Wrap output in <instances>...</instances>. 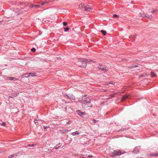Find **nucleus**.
<instances>
[{
  "label": "nucleus",
  "mask_w": 158,
  "mask_h": 158,
  "mask_svg": "<svg viewBox=\"0 0 158 158\" xmlns=\"http://www.w3.org/2000/svg\"><path fill=\"white\" fill-rule=\"evenodd\" d=\"M78 62H77V65L81 67H84L87 65V63L88 62L92 61L90 59H87L83 58H80L78 59Z\"/></svg>",
  "instance_id": "1"
},
{
  "label": "nucleus",
  "mask_w": 158,
  "mask_h": 158,
  "mask_svg": "<svg viewBox=\"0 0 158 158\" xmlns=\"http://www.w3.org/2000/svg\"><path fill=\"white\" fill-rule=\"evenodd\" d=\"M87 96L86 95H85L82 97L81 100V102L83 104L85 105V106L88 105L87 107H92L93 106L90 103L91 100L89 98L86 97Z\"/></svg>",
  "instance_id": "2"
},
{
  "label": "nucleus",
  "mask_w": 158,
  "mask_h": 158,
  "mask_svg": "<svg viewBox=\"0 0 158 158\" xmlns=\"http://www.w3.org/2000/svg\"><path fill=\"white\" fill-rule=\"evenodd\" d=\"M79 6L82 10L88 12L91 11L93 9L92 7L89 5L85 6L84 4H82L79 5Z\"/></svg>",
  "instance_id": "3"
},
{
  "label": "nucleus",
  "mask_w": 158,
  "mask_h": 158,
  "mask_svg": "<svg viewBox=\"0 0 158 158\" xmlns=\"http://www.w3.org/2000/svg\"><path fill=\"white\" fill-rule=\"evenodd\" d=\"M125 153V152L124 151H121L120 150H114V152L111 153V157L117 156Z\"/></svg>",
  "instance_id": "4"
},
{
  "label": "nucleus",
  "mask_w": 158,
  "mask_h": 158,
  "mask_svg": "<svg viewBox=\"0 0 158 158\" xmlns=\"http://www.w3.org/2000/svg\"><path fill=\"white\" fill-rule=\"evenodd\" d=\"M98 68L99 70L106 72H107L109 70V69L108 68H106L102 64H100Z\"/></svg>",
  "instance_id": "5"
},
{
  "label": "nucleus",
  "mask_w": 158,
  "mask_h": 158,
  "mask_svg": "<svg viewBox=\"0 0 158 158\" xmlns=\"http://www.w3.org/2000/svg\"><path fill=\"white\" fill-rule=\"evenodd\" d=\"M140 15L142 17L148 18L150 19H152V15H149L146 14L145 13H143L142 14H140Z\"/></svg>",
  "instance_id": "6"
},
{
  "label": "nucleus",
  "mask_w": 158,
  "mask_h": 158,
  "mask_svg": "<svg viewBox=\"0 0 158 158\" xmlns=\"http://www.w3.org/2000/svg\"><path fill=\"white\" fill-rule=\"evenodd\" d=\"M64 95H66L71 100H74L75 99V97L72 94H67V93H65Z\"/></svg>",
  "instance_id": "7"
},
{
  "label": "nucleus",
  "mask_w": 158,
  "mask_h": 158,
  "mask_svg": "<svg viewBox=\"0 0 158 158\" xmlns=\"http://www.w3.org/2000/svg\"><path fill=\"white\" fill-rule=\"evenodd\" d=\"M76 112L79 116L83 117V116L86 115V113L85 112H83L80 110H77Z\"/></svg>",
  "instance_id": "8"
},
{
  "label": "nucleus",
  "mask_w": 158,
  "mask_h": 158,
  "mask_svg": "<svg viewBox=\"0 0 158 158\" xmlns=\"http://www.w3.org/2000/svg\"><path fill=\"white\" fill-rule=\"evenodd\" d=\"M140 150V147L139 146H137L134 149L133 152L136 153L138 152H139Z\"/></svg>",
  "instance_id": "9"
},
{
  "label": "nucleus",
  "mask_w": 158,
  "mask_h": 158,
  "mask_svg": "<svg viewBox=\"0 0 158 158\" xmlns=\"http://www.w3.org/2000/svg\"><path fill=\"white\" fill-rule=\"evenodd\" d=\"M19 94V93H12L10 94L11 96H9V98H14L15 97H16Z\"/></svg>",
  "instance_id": "10"
},
{
  "label": "nucleus",
  "mask_w": 158,
  "mask_h": 158,
  "mask_svg": "<svg viewBox=\"0 0 158 158\" xmlns=\"http://www.w3.org/2000/svg\"><path fill=\"white\" fill-rule=\"evenodd\" d=\"M69 131L68 130H60V131L63 134H65L68 132Z\"/></svg>",
  "instance_id": "11"
},
{
  "label": "nucleus",
  "mask_w": 158,
  "mask_h": 158,
  "mask_svg": "<svg viewBox=\"0 0 158 158\" xmlns=\"http://www.w3.org/2000/svg\"><path fill=\"white\" fill-rule=\"evenodd\" d=\"M80 134V133L79 132L77 131H76L75 132H72L71 134L73 136H75L77 135H79Z\"/></svg>",
  "instance_id": "12"
},
{
  "label": "nucleus",
  "mask_w": 158,
  "mask_h": 158,
  "mask_svg": "<svg viewBox=\"0 0 158 158\" xmlns=\"http://www.w3.org/2000/svg\"><path fill=\"white\" fill-rule=\"evenodd\" d=\"M28 74H29V75L27 77H29V76L33 77V76H36L34 73H30L25 74V75H28Z\"/></svg>",
  "instance_id": "13"
},
{
  "label": "nucleus",
  "mask_w": 158,
  "mask_h": 158,
  "mask_svg": "<svg viewBox=\"0 0 158 158\" xmlns=\"http://www.w3.org/2000/svg\"><path fill=\"white\" fill-rule=\"evenodd\" d=\"M151 76L152 77H156V75L155 74L154 72H151Z\"/></svg>",
  "instance_id": "14"
},
{
  "label": "nucleus",
  "mask_w": 158,
  "mask_h": 158,
  "mask_svg": "<svg viewBox=\"0 0 158 158\" xmlns=\"http://www.w3.org/2000/svg\"><path fill=\"white\" fill-rule=\"evenodd\" d=\"M128 96L127 95H125L123 96L122 97L121 100L122 101H124L127 98H128Z\"/></svg>",
  "instance_id": "15"
},
{
  "label": "nucleus",
  "mask_w": 158,
  "mask_h": 158,
  "mask_svg": "<svg viewBox=\"0 0 158 158\" xmlns=\"http://www.w3.org/2000/svg\"><path fill=\"white\" fill-rule=\"evenodd\" d=\"M34 60L38 62H39L42 60V59L39 58H34Z\"/></svg>",
  "instance_id": "16"
},
{
  "label": "nucleus",
  "mask_w": 158,
  "mask_h": 158,
  "mask_svg": "<svg viewBox=\"0 0 158 158\" xmlns=\"http://www.w3.org/2000/svg\"><path fill=\"white\" fill-rule=\"evenodd\" d=\"M8 80H14L15 81L16 80V78L15 77H8L7 78Z\"/></svg>",
  "instance_id": "17"
},
{
  "label": "nucleus",
  "mask_w": 158,
  "mask_h": 158,
  "mask_svg": "<svg viewBox=\"0 0 158 158\" xmlns=\"http://www.w3.org/2000/svg\"><path fill=\"white\" fill-rule=\"evenodd\" d=\"M40 6V5H34L33 4L31 5V8L33 7H35L37 8H39Z\"/></svg>",
  "instance_id": "18"
},
{
  "label": "nucleus",
  "mask_w": 158,
  "mask_h": 158,
  "mask_svg": "<svg viewBox=\"0 0 158 158\" xmlns=\"http://www.w3.org/2000/svg\"><path fill=\"white\" fill-rule=\"evenodd\" d=\"M100 32H101L102 33V34L104 35H106V31L104 30H101L100 31Z\"/></svg>",
  "instance_id": "19"
},
{
  "label": "nucleus",
  "mask_w": 158,
  "mask_h": 158,
  "mask_svg": "<svg viewBox=\"0 0 158 158\" xmlns=\"http://www.w3.org/2000/svg\"><path fill=\"white\" fill-rule=\"evenodd\" d=\"M69 30V28L68 27H64V31L67 32Z\"/></svg>",
  "instance_id": "20"
},
{
  "label": "nucleus",
  "mask_w": 158,
  "mask_h": 158,
  "mask_svg": "<svg viewBox=\"0 0 158 158\" xmlns=\"http://www.w3.org/2000/svg\"><path fill=\"white\" fill-rule=\"evenodd\" d=\"M127 129V128H122L120 129L118 131V132L120 131H125Z\"/></svg>",
  "instance_id": "21"
},
{
  "label": "nucleus",
  "mask_w": 158,
  "mask_h": 158,
  "mask_svg": "<svg viewBox=\"0 0 158 158\" xmlns=\"http://www.w3.org/2000/svg\"><path fill=\"white\" fill-rule=\"evenodd\" d=\"M158 11V10H157V9L156 10H151V11H150V12L152 13H156V12H157V11Z\"/></svg>",
  "instance_id": "22"
},
{
  "label": "nucleus",
  "mask_w": 158,
  "mask_h": 158,
  "mask_svg": "<svg viewBox=\"0 0 158 158\" xmlns=\"http://www.w3.org/2000/svg\"><path fill=\"white\" fill-rule=\"evenodd\" d=\"M150 155L151 156H158V153L156 154L152 153L150 154Z\"/></svg>",
  "instance_id": "23"
},
{
  "label": "nucleus",
  "mask_w": 158,
  "mask_h": 158,
  "mask_svg": "<svg viewBox=\"0 0 158 158\" xmlns=\"http://www.w3.org/2000/svg\"><path fill=\"white\" fill-rule=\"evenodd\" d=\"M113 17L114 18H118L119 17V16L116 14H114L113 15Z\"/></svg>",
  "instance_id": "24"
},
{
  "label": "nucleus",
  "mask_w": 158,
  "mask_h": 158,
  "mask_svg": "<svg viewBox=\"0 0 158 158\" xmlns=\"http://www.w3.org/2000/svg\"><path fill=\"white\" fill-rule=\"evenodd\" d=\"M15 156L14 154H12L8 156V158H14V157Z\"/></svg>",
  "instance_id": "25"
},
{
  "label": "nucleus",
  "mask_w": 158,
  "mask_h": 158,
  "mask_svg": "<svg viewBox=\"0 0 158 158\" xmlns=\"http://www.w3.org/2000/svg\"><path fill=\"white\" fill-rule=\"evenodd\" d=\"M63 25L64 26H66L68 24H67V23L65 22V21H64L63 22Z\"/></svg>",
  "instance_id": "26"
},
{
  "label": "nucleus",
  "mask_w": 158,
  "mask_h": 158,
  "mask_svg": "<svg viewBox=\"0 0 158 158\" xmlns=\"http://www.w3.org/2000/svg\"><path fill=\"white\" fill-rule=\"evenodd\" d=\"M31 50L32 52H35L36 51V49L35 48H31Z\"/></svg>",
  "instance_id": "27"
},
{
  "label": "nucleus",
  "mask_w": 158,
  "mask_h": 158,
  "mask_svg": "<svg viewBox=\"0 0 158 158\" xmlns=\"http://www.w3.org/2000/svg\"><path fill=\"white\" fill-rule=\"evenodd\" d=\"M49 127V126H43V128L45 129H46L47 128H48Z\"/></svg>",
  "instance_id": "28"
},
{
  "label": "nucleus",
  "mask_w": 158,
  "mask_h": 158,
  "mask_svg": "<svg viewBox=\"0 0 158 158\" xmlns=\"http://www.w3.org/2000/svg\"><path fill=\"white\" fill-rule=\"evenodd\" d=\"M138 67V66L137 65H133V66H132L131 67H130L131 68H134L135 67Z\"/></svg>",
  "instance_id": "29"
},
{
  "label": "nucleus",
  "mask_w": 158,
  "mask_h": 158,
  "mask_svg": "<svg viewBox=\"0 0 158 158\" xmlns=\"http://www.w3.org/2000/svg\"><path fill=\"white\" fill-rule=\"evenodd\" d=\"M92 121L94 123H96V122H98V120H97L95 119H93Z\"/></svg>",
  "instance_id": "30"
},
{
  "label": "nucleus",
  "mask_w": 158,
  "mask_h": 158,
  "mask_svg": "<svg viewBox=\"0 0 158 158\" xmlns=\"http://www.w3.org/2000/svg\"><path fill=\"white\" fill-rule=\"evenodd\" d=\"M34 145H34V144H32V145H31V144H29V145H28V147H33V146H34Z\"/></svg>",
  "instance_id": "31"
},
{
  "label": "nucleus",
  "mask_w": 158,
  "mask_h": 158,
  "mask_svg": "<svg viewBox=\"0 0 158 158\" xmlns=\"http://www.w3.org/2000/svg\"><path fill=\"white\" fill-rule=\"evenodd\" d=\"M6 125V123L5 122H3L2 123V125L3 126H5Z\"/></svg>",
  "instance_id": "32"
},
{
  "label": "nucleus",
  "mask_w": 158,
  "mask_h": 158,
  "mask_svg": "<svg viewBox=\"0 0 158 158\" xmlns=\"http://www.w3.org/2000/svg\"><path fill=\"white\" fill-rule=\"evenodd\" d=\"M66 123L67 124H70L71 123V122L70 121H69L68 122H67Z\"/></svg>",
  "instance_id": "33"
},
{
  "label": "nucleus",
  "mask_w": 158,
  "mask_h": 158,
  "mask_svg": "<svg viewBox=\"0 0 158 158\" xmlns=\"http://www.w3.org/2000/svg\"><path fill=\"white\" fill-rule=\"evenodd\" d=\"M59 148V147L58 146V147H57V146L55 147V149H56V150H57V149H58Z\"/></svg>",
  "instance_id": "34"
},
{
  "label": "nucleus",
  "mask_w": 158,
  "mask_h": 158,
  "mask_svg": "<svg viewBox=\"0 0 158 158\" xmlns=\"http://www.w3.org/2000/svg\"><path fill=\"white\" fill-rule=\"evenodd\" d=\"M61 145H62V144L61 143H59L57 145V146L58 145H59V147H60L61 146Z\"/></svg>",
  "instance_id": "35"
},
{
  "label": "nucleus",
  "mask_w": 158,
  "mask_h": 158,
  "mask_svg": "<svg viewBox=\"0 0 158 158\" xmlns=\"http://www.w3.org/2000/svg\"><path fill=\"white\" fill-rule=\"evenodd\" d=\"M34 123H37V120H35L34 121Z\"/></svg>",
  "instance_id": "36"
},
{
  "label": "nucleus",
  "mask_w": 158,
  "mask_h": 158,
  "mask_svg": "<svg viewBox=\"0 0 158 158\" xmlns=\"http://www.w3.org/2000/svg\"><path fill=\"white\" fill-rule=\"evenodd\" d=\"M45 2H43V3H41V5H42V6H43V5H44L45 4Z\"/></svg>",
  "instance_id": "37"
},
{
  "label": "nucleus",
  "mask_w": 158,
  "mask_h": 158,
  "mask_svg": "<svg viewBox=\"0 0 158 158\" xmlns=\"http://www.w3.org/2000/svg\"><path fill=\"white\" fill-rule=\"evenodd\" d=\"M114 82H113L112 83H111V82H110V84H114Z\"/></svg>",
  "instance_id": "38"
},
{
  "label": "nucleus",
  "mask_w": 158,
  "mask_h": 158,
  "mask_svg": "<svg viewBox=\"0 0 158 158\" xmlns=\"http://www.w3.org/2000/svg\"><path fill=\"white\" fill-rule=\"evenodd\" d=\"M82 158H87L85 157H82Z\"/></svg>",
  "instance_id": "39"
},
{
  "label": "nucleus",
  "mask_w": 158,
  "mask_h": 158,
  "mask_svg": "<svg viewBox=\"0 0 158 158\" xmlns=\"http://www.w3.org/2000/svg\"><path fill=\"white\" fill-rule=\"evenodd\" d=\"M143 75H141L140 77H143Z\"/></svg>",
  "instance_id": "40"
}]
</instances>
